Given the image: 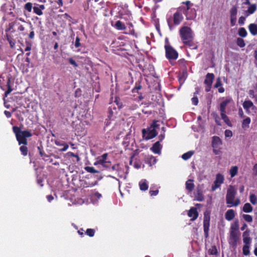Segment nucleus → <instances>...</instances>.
I'll use <instances>...</instances> for the list:
<instances>
[{"label": "nucleus", "instance_id": "25", "mask_svg": "<svg viewBox=\"0 0 257 257\" xmlns=\"http://www.w3.org/2000/svg\"><path fill=\"white\" fill-rule=\"evenodd\" d=\"M114 27L118 30H124L126 29L124 24L120 21H117L116 22Z\"/></svg>", "mask_w": 257, "mask_h": 257}, {"label": "nucleus", "instance_id": "59", "mask_svg": "<svg viewBox=\"0 0 257 257\" xmlns=\"http://www.w3.org/2000/svg\"><path fill=\"white\" fill-rule=\"evenodd\" d=\"M119 169H120V165H119L118 164L115 165L112 167V169L113 170L117 171V170H118Z\"/></svg>", "mask_w": 257, "mask_h": 257}, {"label": "nucleus", "instance_id": "58", "mask_svg": "<svg viewBox=\"0 0 257 257\" xmlns=\"http://www.w3.org/2000/svg\"><path fill=\"white\" fill-rule=\"evenodd\" d=\"M183 4H184L186 5V6L184 7L186 8V9H187V10H189L190 8L189 5L190 4V2L188 1L185 2H183Z\"/></svg>", "mask_w": 257, "mask_h": 257}, {"label": "nucleus", "instance_id": "42", "mask_svg": "<svg viewBox=\"0 0 257 257\" xmlns=\"http://www.w3.org/2000/svg\"><path fill=\"white\" fill-rule=\"evenodd\" d=\"M221 85H222V84H221V79H220V78L218 77L216 79V82L214 85V87L215 88H218L219 87L221 86Z\"/></svg>", "mask_w": 257, "mask_h": 257}, {"label": "nucleus", "instance_id": "32", "mask_svg": "<svg viewBox=\"0 0 257 257\" xmlns=\"http://www.w3.org/2000/svg\"><path fill=\"white\" fill-rule=\"evenodd\" d=\"M249 201L253 205H255L257 203V198L254 194H251L249 195Z\"/></svg>", "mask_w": 257, "mask_h": 257}, {"label": "nucleus", "instance_id": "23", "mask_svg": "<svg viewBox=\"0 0 257 257\" xmlns=\"http://www.w3.org/2000/svg\"><path fill=\"white\" fill-rule=\"evenodd\" d=\"M253 208L249 203H246L244 204L242 210L245 213H250L252 211Z\"/></svg>", "mask_w": 257, "mask_h": 257}, {"label": "nucleus", "instance_id": "50", "mask_svg": "<svg viewBox=\"0 0 257 257\" xmlns=\"http://www.w3.org/2000/svg\"><path fill=\"white\" fill-rule=\"evenodd\" d=\"M192 103L195 105H196L198 104V99L196 96H194V97L192 98Z\"/></svg>", "mask_w": 257, "mask_h": 257}, {"label": "nucleus", "instance_id": "45", "mask_svg": "<svg viewBox=\"0 0 257 257\" xmlns=\"http://www.w3.org/2000/svg\"><path fill=\"white\" fill-rule=\"evenodd\" d=\"M243 242L245 244V245H247L248 244H249L251 242V238L248 237H245L244 238H243Z\"/></svg>", "mask_w": 257, "mask_h": 257}, {"label": "nucleus", "instance_id": "39", "mask_svg": "<svg viewBox=\"0 0 257 257\" xmlns=\"http://www.w3.org/2000/svg\"><path fill=\"white\" fill-rule=\"evenodd\" d=\"M85 170L87 172L91 173H97V171H96L93 167H86L85 168Z\"/></svg>", "mask_w": 257, "mask_h": 257}, {"label": "nucleus", "instance_id": "33", "mask_svg": "<svg viewBox=\"0 0 257 257\" xmlns=\"http://www.w3.org/2000/svg\"><path fill=\"white\" fill-rule=\"evenodd\" d=\"M24 8L25 10L27 11L29 13H30V12H31L32 8H33V4L30 2L27 3L24 5Z\"/></svg>", "mask_w": 257, "mask_h": 257}, {"label": "nucleus", "instance_id": "8", "mask_svg": "<svg viewBox=\"0 0 257 257\" xmlns=\"http://www.w3.org/2000/svg\"><path fill=\"white\" fill-rule=\"evenodd\" d=\"M237 13V7L234 6L231 8L230 10V19L231 26H234L235 25Z\"/></svg>", "mask_w": 257, "mask_h": 257}, {"label": "nucleus", "instance_id": "27", "mask_svg": "<svg viewBox=\"0 0 257 257\" xmlns=\"http://www.w3.org/2000/svg\"><path fill=\"white\" fill-rule=\"evenodd\" d=\"M238 172V167L237 166H232L229 170V173L231 178L236 176Z\"/></svg>", "mask_w": 257, "mask_h": 257}, {"label": "nucleus", "instance_id": "30", "mask_svg": "<svg viewBox=\"0 0 257 257\" xmlns=\"http://www.w3.org/2000/svg\"><path fill=\"white\" fill-rule=\"evenodd\" d=\"M256 10V6L255 4H252L249 6L247 9V12L251 15L253 14Z\"/></svg>", "mask_w": 257, "mask_h": 257}, {"label": "nucleus", "instance_id": "10", "mask_svg": "<svg viewBox=\"0 0 257 257\" xmlns=\"http://www.w3.org/2000/svg\"><path fill=\"white\" fill-rule=\"evenodd\" d=\"M108 154L105 153L101 156H99L96 158V161L94 163V165L97 166L101 165L103 167L105 166V163H107L106 160L107 158Z\"/></svg>", "mask_w": 257, "mask_h": 257}, {"label": "nucleus", "instance_id": "47", "mask_svg": "<svg viewBox=\"0 0 257 257\" xmlns=\"http://www.w3.org/2000/svg\"><path fill=\"white\" fill-rule=\"evenodd\" d=\"M220 149V147H218L217 148H213V152L215 155H219L221 153Z\"/></svg>", "mask_w": 257, "mask_h": 257}, {"label": "nucleus", "instance_id": "1", "mask_svg": "<svg viewBox=\"0 0 257 257\" xmlns=\"http://www.w3.org/2000/svg\"><path fill=\"white\" fill-rule=\"evenodd\" d=\"M13 130L16 135L19 145H27L28 144L27 138L32 136L31 133L28 131H22L20 127L16 126L13 127ZM20 150L24 156L27 155L28 149L27 147L22 146L20 147Z\"/></svg>", "mask_w": 257, "mask_h": 257}, {"label": "nucleus", "instance_id": "63", "mask_svg": "<svg viewBox=\"0 0 257 257\" xmlns=\"http://www.w3.org/2000/svg\"><path fill=\"white\" fill-rule=\"evenodd\" d=\"M218 91L219 93H223L224 92V89L223 87L222 86H220V87H218Z\"/></svg>", "mask_w": 257, "mask_h": 257}, {"label": "nucleus", "instance_id": "49", "mask_svg": "<svg viewBox=\"0 0 257 257\" xmlns=\"http://www.w3.org/2000/svg\"><path fill=\"white\" fill-rule=\"evenodd\" d=\"M68 155L70 156L75 157L77 159V162H79L80 161V158L77 155H75L72 152L68 153Z\"/></svg>", "mask_w": 257, "mask_h": 257}, {"label": "nucleus", "instance_id": "44", "mask_svg": "<svg viewBox=\"0 0 257 257\" xmlns=\"http://www.w3.org/2000/svg\"><path fill=\"white\" fill-rule=\"evenodd\" d=\"M248 245H244L243 247V254L244 255H248L249 254V250H248Z\"/></svg>", "mask_w": 257, "mask_h": 257}, {"label": "nucleus", "instance_id": "53", "mask_svg": "<svg viewBox=\"0 0 257 257\" xmlns=\"http://www.w3.org/2000/svg\"><path fill=\"white\" fill-rule=\"evenodd\" d=\"M69 61L71 65H73L74 66L77 67L78 66L77 63H76V62L73 59H72V58H69Z\"/></svg>", "mask_w": 257, "mask_h": 257}, {"label": "nucleus", "instance_id": "3", "mask_svg": "<svg viewBox=\"0 0 257 257\" xmlns=\"http://www.w3.org/2000/svg\"><path fill=\"white\" fill-rule=\"evenodd\" d=\"M236 193V188L234 186H229L226 196V203L228 204V207L237 206L240 204L239 198H236L233 201Z\"/></svg>", "mask_w": 257, "mask_h": 257}, {"label": "nucleus", "instance_id": "7", "mask_svg": "<svg viewBox=\"0 0 257 257\" xmlns=\"http://www.w3.org/2000/svg\"><path fill=\"white\" fill-rule=\"evenodd\" d=\"M224 177L221 174H217L216 176L215 180L214 182V184L212 186V190L215 191L216 189L219 188L220 185L223 183Z\"/></svg>", "mask_w": 257, "mask_h": 257}, {"label": "nucleus", "instance_id": "17", "mask_svg": "<svg viewBox=\"0 0 257 257\" xmlns=\"http://www.w3.org/2000/svg\"><path fill=\"white\" fill-rule=\"evenodd\" d=\"M45 8L44 5H39L33 7L34 12L38 16H41L43 14L42 10Z\"/></svg>", "mask_w": 257, "mask_h": 257}, {"label": "nucleus", "instance_id": "11", "mask_svg": "<svg viewBox=\"0 0 257 257\" xmlns=\"http://www.w3.org/2000/svg\"><path fill=\"white\" fill-rule=\"evenodd\" d=\"M181 12H182V11H180L178 9L177 12L174 14L173 22L175 25L180 24L183 20V17Z\"/></svg>", "mask_w": 257, "mask_h": 257}, {"label": "nucleus", "instance_id": "62", "mask_svg": "<svg viewBox=\"0 0 257 257\" xmlns=\"http://www.w3.org/2000/svg\"><path fill=\"white\" fill-rule=\"evenodd\" d=\"M31 50V46L30 44H28L27 47H26L25 50V51H30Z\"/></svg>", "mask_w": 257, "mask_h": 257}, {"label": "nucleus", "instance_id": "18", "mask_svg": "<svg viewBox=\"0 0 257 257\" xmlns=\"http://www.w3.org/2000/svg\"><path fill=\"white\" fill-rule=\"evenodd\" d=\"M242 105H243V107L246 110V111L248 113H249V109L250 107L253 106V104L252 101H251L250 100H247L244 101Z\"/></svg>", "mask_w": 257, "mask_h": 257}, {"label": "nucleus", "instance_id": "35", "mask_svg": "<svg viewBox=\"0 0 257 257\" xmlns=\"http://www.w3.org/2000/svg\"><path fill=\"white\" fill-rule=\"evenodd\" d=\"M237 45L241 48L244 47L245 45L244 40L240 38L237 39Z\"/></svg>", "mask_w": 257, "mask_h": 257}, {"label": "nucleus", "instance_id": "57", "mask_svg": "<svg viewBox=\"0 0 257 257\" xmlns=\"http://www.w3.org/2000/svg\"><path fill=\"white\" fill-rule=\"evenodd\" d=\"M167 22L170 30H172L173 29V25L171 23V20L169 19H168Z\"/></svg>", "mask_w": 257, "mask_h": 257}, {"label": "nucleus", "instance_id": "31", "mask_svg": "<svg viewBox=\"0 0 257 257\" xmlns=\"http://www.w3.org/2000/svg\"><path fill=\"white\" fill-rule=\"evenodd\" d=\"M194 154L193 151H189L182 156V158L184 160L189 159Z\"/></svg>", "mask_w": 257, "mask_h": 257}, {"label": "nucleus", "instance_id": "29", "mask_svg": "<svg viewBox=\"0 0 257 257\" xmlns=\"http://www.w3.org/2000/svg\"><path fill=\"white\" fill-rule=\"evenodd\" d=\"M101 197V195L98 192H96L91 195V199L92 201H93L94 203L95 202L97 201V200L98 199H100Z\"/></svg>", "mask_w": 257, "mask_h": 257}, {"label": "nucleus", "instance_id": "9", "mask_svg": "<svg viewBox=\"0 0 257 257\" xmlns=\"http://www.w3.org/2000/svg\"><path fill=\"white\" fill-rule=\"evenodd\" d=\"M214 78V75L213 73H208L206 75L204 81L205 84L206 85V91H209L210 90Z\"/></svg>", "mask_w": 257, "mask_h": 257}, {"label": "nucleus", "instance_id": "2", "mask_svg": "<svg viewBox=\"0 0 257 257\" xmlns=\"http://www.w3.org/2000/svg\"><path fill=\"white\" fill-rule=\"evenodd\" d=\"M179 33L183 42L186 45L192 46L193 34L191 28L186 26L183 27L180 29Z\"/></svg>", "mask_w": 257, "mask_h": 257}, {"label": "nucleus", "instance_id": "13", "mask_svg": "<svg viewBox=\"0 0 257 257\" xmlns=\"http://www.w3.org/2000/svg\"><path fill=\"white\" fill-rule=\"evenodd\" d=\"M188 215L189 217H192L191 219L192 221H194L197 219L198 216V213L196 208L194 207L191 208L188 212Z\"/></svg>", "mask_w": 257, "mask_h": 257}, {"label": "nucleus", "instance_id": "26", "mask_svg": "<svg viewBox=\"0 0 257 257\" xmlns=\"http://www.w3.org/2000/svg\"><path fill=\"white\" fill-rule=\"evenodd\" d=\"M209 220L207 218H205L203 222L204 231L206 235L208 234V231L209 230Z\"/></svg>", "mask_w": 257, "mask_h": 257}, {"label": "nucleus", "instance_id": "34", "mask_svg": "<svg viewBox=\"0 0 257 257\" xmlns=\"http://www.w3.org/2000/svg\"><path fill=\"white\" fill-rule=\"evenodd\" d=\"M238 35L242 37H245L247 35V32L245 28H240L238 30Z\"/></svg>", "mask_w": 257, "mask_h": 257}, {"label": "nucleus", "instance_id": "24", "mask_svg": "<svg viewBox=\"0 0 257 257\" xmlns=\"http://www.w3.org/2000/svg\"><path fill=\"white\" fill-rule=\"evenodd\" d=\"M220 115H221V118L223 120L224 122L226 124H227L228 126H231V123L229 118L226 115V112H223H223L220 113Z\"/></svg>", "mask_w": 257, "mask_h": 257}, {"label": "nucleus", "instance_id": "22", "mask_svg": "<svg viewBox=\"0 0 257 257\" xmlns=\"http://www.w3.org/2000/svg\"><path fill=\"white\" fill-rule=\"evenodd\" d=\"M192 180H188L186 182V188L189 191H192L194 188V184L193 183Z\"/></svg>", "mask_w": 257, "mask_h": 257}, {"label": "nucleus", "instance_id": "40", "mask_svg": "<svg viewBox=\"0 0 257 257\" xmlns=\"http://www.w3.org/2000/svg\"><path fill=\"white\" fill-rule=\"evenodd\" d=\"M113 111L111 110H109V115H108V118L109 120L106 119L105 123L106 126H108L110 124V120L111 119V117H112Z\"/></svg>", "mask_w": 257, "mask_h": 257}, {"label": "nucleus", "instance_id": "60", "mask_svg": "<svg viewBox=\"0 0 257 257\" xmlns=\"http://www.w3.org/2000/svg\"><path fill=\"white\" fill-rule=\"evenodd\" d=\"M63 146H64V147L60 150V151H62V152L66 151L68 149V145L64 144Z\"/></svg>", "mask_w": 257, "mask_h": 257}, {"label": "nucleus", "instance_id": "21", "mask_svg": "<svg viewBox=\"0 0 257 257\" xmlns=\"http://www.w3.org/2000/svg\"><path fill=\"white\" fill-rule=\"evenodd\" d=\"M238 239V231H230V240L233 243L236 242Z\"/></svg>", "mask_w": 257, "mask_h": 257}, {"label": "nucleus", "instance_id": "41", "mask_svg": "<svg viewBox=\"0 0 257 257\" xmlns=\"http://www.w3.org/2000/svg\"><path fill=\"white\" fill-rule=\"evenodd\" d=\"M86 233L89 236H93L94 234V230L92 229H87Z\"/></svg>", "mask_w": 257, "mask_h": 257}, {"label": "nucleus", "instance_id": "51", "mask_svg": "<svg viewBox=\"0 0 257 257\" xmlns=\"http://www.w3.org/2000/svg\"><path fill=\"white\" fill-rule=\"evenodd\" d=\"M80 46V39L79 37H76L75 42V46L76 48L79 47Z\"/></svg>", "mask_w": 257, "mask_h": 257}, {"label": "nucleus", "instance_id": "55", "mask_svg": "<svg viewBox=\"0 0 257 257\" xmlns=\"http://www.w3.org/2000/svg\"><path fill=\"white\" fill-rule=\"evenodd\" d=\"M249 235V231L248 230H246L242 234L243 238H244L245 237H248Z\"/></svg>", "mask_w": 257, "mask_h": 257}, {"label": "nucleus", "instance_id": "16", "mask_svg": "<svg viewBox=\"0 0 257 257\" xmlns=\"http://www.w3.org/2000/svg\"><path fill=\"white\" fill-rule=\"evenodd\" d=\"M225 219L228 221L232 220L235 217V212L233 209L228 210L225 215Z\"/></svg>", "mask_w": 257, "mask_h": 257}, {"label": "nucleus", "instance_id": "64", "mask_svg": "<svg viewBox=\"0 0 257 257\" xmlns=\"http://www.w3.org/2000/svg\"><path fill=\"white\" fill-rule=\"evenodd\" d=\"M5 114L7 117H10L12 115L11 113L8 111H5Z\"/></svg>", "mask_w": 257, "mask_h": 257}, {"label": "nucleus", "instance_id": "54", "mask_svg": "<svg viewBox=\"0 0 257 257\" xmlns=\"http://www.w3.org/2000/svg\"><path fill=\"white\" fill-rule=\"evenodd\" d=\"M248 94L251 98H253L255 97L254 92L253 90H249L248 91Z\"/></svg>", "mask_w": 257, "mask_h": 257}, {"label": "nucleus", "instance_id": "38", "mask_svg": "<svg viewBox=\"0 0 257 257\" xmlns=\"http://www.w3.org/2000/svg\"><path fill=\"white\" fill-rule=\"evenodd\" d=\"M238 222H235L232 224L230 228V231H238Z\"/></svg>", "mask_w": 257, "mask_h": 257}, {"label": "nucleus", "instance_id": "14", "mask_svg": "<svg viewBox=\"0 0 257 257\" xmlns=\"http://www.w3.org/2000/svg\"><path fill=\"white\" fill-rule=\"evenodd\" d=\"M222 145V141L220 139L216 136L212 137V148H218Z\"/></svg>", "mask_w": 257, "mask_h": 257}, {"label": "nucleus", "instance_id": "43", "mask_svg": "<svg viewBox=\"0 0 257 257\" xmlns=\"http://www.w3.org/2000/svg\"><path fill=\"white\" fill-rule=\"evenodd\" d=\"M208 251L211 254H216L217 252V249L215 246H213L211 248H210Z\"/></svg>", "mask_w": 257, "mask_h": 257}, {"label": "nucleus", "instance_id": "20", "mask_svg": "<svg viewBox=\"0 0 257 257\" xmlns=\"http://www.w3.org/2000/svg\"><path fill=\"white\" fill-rule=\"evenodd\" d=\"M140 188L142 191H146L148 190L149 186L148 182L146 180H142L139 182Z\"/></svg>", "mask_w": 257, "mask_h": 257}, {"label": "nucleus", "instance_id": "46", "mask_svg": "<svg viewBox=\"0 0 257 257\" xmlns=\"http://www.w3.org/2000/svg\"><path fill=\"white\" fill-rule=\"evenodd\" d=\"M225 136L226 137L230 138L232 136V133L230 130H227L225 131Z\"/></svg>", "mask_w": 257, "mask_h": 257}, {"label": "nucleus", "instance_id": "37", "mask_svg": "<svg viewBox=\"0 0 257 257\" xmlns=\"http://www.w3.org/2000/svg\"><path fill=\"white\" fill-rule=\"evenodd\" d=\"M195 199L199 201H202L204 199V197L201 193L198 192L195 196Z\"/></svg>", "mask_w": 257, "mask_h": 257}, {"label": "nucleus", "instance_id": "4", "mask_svg": "<svg viewBox=\"0 0 257 257\" xmlns=\"http://www.w3.org/2000/svg\"><path fill=\"white\" fill-rule=\"evenodd\" d=\"M157 126V121H154L147 130L143 129L142 133L144 137H145L146 140H149L156 137L157 135V133L155 130V127Z\"/></svg>", "mask_w": 257, "mask_h": 257}, {"label": "nucleus", "instance_id": "15", "mask_svg": "<svg viewBox=\"0 0 257 257\" xmlns=\"http://www.w3.org/2000/svg\"><path fill=\"white\" fill-rule=\"evenodd\" d=\"M161 149L162 147L160 142L158 141L154 144L151 149L154 153L160 154L161 153Z\"/></svg>", "mask_w": 257, "mask_h": 257}, {"label": "nucleus", "instance_id": "36", "mask_svg": "<svg viewBox=\"0 0 257 257\" xmlns=\"http://www.w3.org/2000/svg\"><path fill=\"white\" fill-rule=\"evenodd\" d=\"M242 217L243 219L247 222H251L252 221V217L250 215L243 214Z\"/></svg>", "mask_w": 257, "mask_h": 257}, {"label": "nucleus", "instance_id": "48", "mask_svg": "<svg viewBox=\"0 0 257 257\" xmlns=\"http://www.w3.org/2000/svg\"><path fill=\"white\" fill-rule=\"evenodd\" d=\"M245 21V17L241 16L238 19V23L240 25H243Z\"/></svg>", "mask_w": 257, "mask_h": 257}, {"label": "nucleus", "instance_id": "6", "mask_svg": "<svg viewBox=\"0 0 257 257\" xmlns=\"http://www.w3.org/2000/svg\"><path fill=\"white\" fill-rule=\"evenodd\" d=\"M179 10L182 11L187 20L194 19L196 16V11L194 9L189 8V10H187L185 7H179Z\"/></svg>", "mask_w": 257, "mask_h": 257}, {"label": "nucleus", "instance_id": "56", "mask_svg": "<svg viewBox=\"0 0 257 257\" xmlns=\"http://www.w3.org/2000/svg\"><path fill=\"white\" fill-rule=\"evenodd\" d=\"M253 173L255 175H257V163L255 164L252 168Z\"/></svg>", "mask_w": 257, "mask_h": 257}, {"label": "nucleus", "instance_id": "12", "mask_svg": "<svg viewBox=\"0 0 257 257\" xmlns=\"http://www.w3.org/2000/svg\"><path fill=\"white\" fill-rule=\"evenodd\" d=\"M232 101V99L231 97H226L225 98L223 101H222L220 104L219 110L220 113L221 112H225L226 106L227 105L230 103Z\"/></svg>", "mask_w": 257, "mask_h": 257}, {"label": "nucleus", "instance_id": "5", "mask_svg": "<svg viewBox=\"0 0 257 257\" xmlns=\"http://www.w3.org/2000/svg\"><path fill=\"white\" fill-rule=\"evenodd\" d=\"M165 48L167 59L175 60L178 58V54L177 51L168 44L165 45Z\"/></svg>", "mask_w": 257, "mask_h": 257}, {"label": "nucleus", "instance_id": "28", "mask_svg": "<svg viewBox=\"0 0 257 257\" xmlns=\"http://www.w3.org/2000/svg\"><path fill=\"white\" fill-rule=\"evenodd\" d=\"M250 118L248 117L244 119L242 122V127L243 128H248L250 123Z\"/></svg>", "mask_w": 257, "mask_h": 257}, {"label": "nucleus", "instance_id": "61", "mask_svg": "<svg viewBox=\"0 0 257 257\" xmlns=\"http://www.w3.org/2000/svg\"><path fill=\"white\" fill-rule=\"evenodd\" d=\"M18 30L20 31H24L25 30V28L23 26L20 25L18 27Z\"/></svg>", "mask_w": 257, "mask_h": 257}, {"label": "nucleus", "instance_id": "52", "mask_svg": "<svg viewBox=\"0 0 257 257\" xmlns=\"http://www.w3.org/2000/svg\"><path fill=\"white\" fill-rule=\"evenodd\" d=\"M150 195L151 196H156L157 195L158 193H159V190H150Z\"/></svg>", "mask_w": 257, "mask_h": 257}, {"label": "nucleus", "instance_id": "19", "mask_svg": "<svg viewBox=\"0 0 257 257\" xmlns=\"http://www.w3.org/2000/svg\"><path fill=\"white\" fill-rule=\"evenodd\" d=\"M249 32L253 36L257 35V24L252 23L249 25L248 27Z\"/></svg>", "mask_w": 257, "mask_h": 257}]
</instances>
